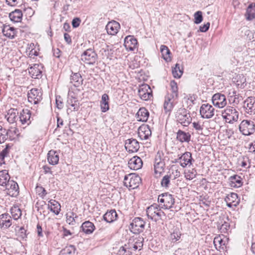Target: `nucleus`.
Returning a JSON list of instances; mask_svg holds the SVG:
<instances>
[{
    "instance_id": "nucleus-58",
    "label": "nucleus",
    "mask_w": 255,
    "mask_h": 255,
    "mask_svg": "<svg viewBox=\"0 0 255 255\" xmlns=\"http://www.w3.org/2000/svg\"><path fill=\"white\" fill-rule=\"evenodd\" d=\"M249 158L248 156H243L240 159L241 165L242 167L246 168L248 165V162H249Z\"/></svg>"
},
{
    "instance_id": "nucleus-9",
    "label": "nucleus",
    "mask_w": 255,
    "mask_h": 255,
    "mask_svg": "<svg viewBox=\"0 0 255 255\" xmlns=\"http://www.w3.org/2000/svg\"><path fill=\"white\" fill-rule=\"evenodd\" d=\"M27 97L30 103L37 104L42 100V93L41 90L32 88L28 92Z\"/></svg>"
},
{
    "instance_id": "nucleus-37",
    "label": "nucleus",
    "mask_w": 255,
    "mask_h": 255,
    "mask_svg": "<svg viewBox=\"0 0 255 255\" xmlns=\"http://www.w3.org/2000/svg\"><path fill=\"white\" fill-rule=\"evenodd\" d=\"M109 97L108 94H104L102 96L100 102V107L101 111L105 113L109 110Z\"/></svg>"
},
{
    "instance_id": "nucleus-13",
    "label": "nucleus",
    "mask_w": 255,
    "mask_h": 255,
    "mask_svg": "<svg viewBox=\"0 0 255 255\" xmlns=\"http://www.w3.org/2000/svg\"><path fill=\"white\" fill-rule=\"evenodd\" d=\"M213 105L219 108H222L227 105V100L225 95L220 93L215 94L212 99Z\"/></svg>"
},
{
    "instance_id": "nucleus-50",
    "label": "nucleus",
    "mask_w": 255,
    "mask_h": 255,
    "mask_svg": "<svg viewBox=\"0 0 255 255\" xmlns=\"http://www.w3.org/2000/svg\"><path fill=\"white\" fill-rule=\"evenodd\" d=\"M226 220H227V221H225L224 222V223L222 224L220 228L221 232L224 233H228L229 230L230 229V224L228 222V221H229L228 217L226 218Z\"/></svg>"
},
{
    "instance_id": "nucleus-3",
    "label": "nucleus",
    "mask_w": 255,
    "mask_h": 255,
    "mask_svg": "<svg viewBox=\"0 0 255 255\" xmlns=\"http://www.w3.org/2000/svg\"><path fill=\"white\" fill-rule=\"evenodd\" d=\"M158 202L160 207L164 209H169L172 208L175 203L173 196L168 192L162 193L158 196Z\"/></svg>"
},
{
    "instance_id": "nucleus-54",
    "label": "nucleus",
    "mask_w": 255,
    "mask_h": 255,
    "mask_svg": "<svg viewBox=\"0 0 255 255\" xmlns=\"http://www.w3.org/2000/svg\"><path fill=\"white\" fill-rule=\"evenodd\" d=\"M213 243L216 249H217V247L218 246H219V248H221L222 246L225 245V242L220 237L215 238Z\"/></svg>"
},
{
    "instance_id": "nucleus-25",
    "label": "nucleus",
    "mask_w": 255,
    "mask_h": 255,
    "mask_svg": "<svg viewBox=\"0 0 255 255\" xmlns=\"http://www.w3.org/2000/svg\"><path fill=\"white\" fill-rule=\"evenodd\" d=\"M120 27L119 23L113 21L107 24L106 25V30L109 34L114 35L118 32Z\"/></svg>"
},
{
    "instance_id": "nucleus-34",
    "label": "nucleus",
    "mask_w": 255,
    "mask_h": 255,
    "mask_svg": "<svg viewBox=\"0 0 255 255\" xmlns=\"http://www.w3.org/2000/svg\"><path fill=\"white\" fill-rule=\"evenodd\" d=\"M230 185L231 187L238 188L243 185L242 178L238 175H234L229 178Z\"/></svg>"
},
{
    "instance_id": "nucleus-7",
    "label": "nucleus",
    "mask_w": 255,
    "mask_h": 255,
    "mask_svg": "<svg viewBox=\"0 0 255 255\" xmlns=\"http://www.w3.org/2000/svg\"><path fill=\"white\" fill-rule=\"evenodd\" d=\"M145 223L141 218L136 217L130 224L129 230L133 234H138L143 231Z\"/></svg>"
},
{
    "instance_id": "nucleus-17",
    "label": "nucleus",
    "mask_w": 255,
    "mask_h": 255,
    "mask_svg": "<svg viewBox=\"0 0 255 255\" xmlns=\"http://www.w3.org/2000/svg\"><path fill=\"white\" fill-rule=\"evenodd\" d=\"M5 186L8 195L11 197H16L18 195L19 187L15 181L10 180Z\"/></svg>"
},
{
    "instance_id": "nucleus-19",
    "label": "nucleus",
    "mask_w": 255,
    "mask_h": 255,
    "mask_svg": "<svg viewBox=\"0 0 255 255\" xmlns=\"http://www.w3.org/2000/svg\"><path fill=\"white\" fill-rule=\"evenodd\" d=\"M151 135V129L148 125H143L138 129V135L141 140H145Z\"/></svg>"
},
{
    "instance_id": "nucleus-40",
    "label": "nucleus",
    "mask_w": 255,
    "mask_h": 255,
    "mask_svg": "<svg viewBox=\"0 0 255 255\" xmlns=\"http://www.w3.org/2000/svg\"><path fill=\"white\" fill-rule=\"evenodd\" d=\"M10 181V176L6 170L0 171V185L5 186Z\"/></svg>"
},
{
    "instance_id": "nucleus-1",
    "label": "nucleus",
    "mask_w": 255,
    "mask_h": 255,
    "mask_svg": "<svg viewBox=\"0 0 255 255\" xmlns=\"http://www.w3.org/2000/svg\"><path fill=\"white\" fill-rule=\"evenodd\" d=\"M159 207L160 205L156 204H154L147 207L146 212L148 218L157 222L161 219L163 217H165V213L161 210Z\"/></svg>"
},
{
    "instance_id": "nucleus-60",
    "label": "nucleus",
    "mask_w": 255,
    "mask_h": 255,
    "mask_svg": "<svg viewBox=\"0 0 255 255\" xmlns=\"http://www.w3.org/2000/svg\"><path fill=\"white\" fill-rule=\"evenodd\" d=\"M56 105L59 109H61L63 108V104L60 96L56 97Z\"/></svg>"
},
{
    "instance_id": "nucleus-47",
    "label": "nucleus",
    "mask_w": 255,
    "mask_h": 255,
    "mask_svg": "<svg viewBox=\"0 0 255 255\" xmlns=\"http://www.w3.org/2000/svg\"><path fill=\"white\" fill-rule=\"evenodd\" d=\"M77 216L74 212H70L66 214V222L70 225H74L75 223V219L77 218Z\"/></svg>"
},
{
    "instance_id": "nucleus-26",
    "label": "nucleus",
    "mask_w": 255,
    "mask_h": 255,
    "mask_svg": "<svg viewBox=\"0 0 255 255\" xmlns=\"http://www.w3.org/2000/svg\"><path fill=\"white\" fill-rule=\"evenodd\" d=\"M40 66L39 64H34L28 69L29 73L31 77L35 79H39L42 77V71L40 70Z\"/></svg>"
},
{
    "instance_id": "nucleus-39",
    "label": "nucleus",
    "mask_w": 255,
    "mask_h": 255,
    "mask_svg": "<svg viewBox=\"0 0 255 255\" xmlns=\"http://www.w3.org/2000/svg\"><path fill=\"white\" fill-rule=\"evenodd\" d=\"M176 138L181 142H188L190 140L191 135L189 132H186L181 130H179L177 132Z\"/></svg>"
},
{
    "instance_id": "nucleus-4",
    "label": "nucleus",
    "mask_w": 255,
    "mask_h": 255,
    "mask_svg": "<svg viewBox=\"0 0 255 255\" xmlns=\"http://www.w3.org/2000/svg\"><path fill=\"white\" fill-rule=\"evenodd\" d=\"M176 121L183 126H188L191 123V118L190 114L185 108H180L175 115Z\"/></svg>"
},
{
    "instance_id": "nucleus-14",
    "label": "nucleus",
    "mask_w": 255,
    "mask_h": 255,
    "mask_svg": "<svg viewBox=\"0 0 255 255\" xmlns=\"http://www.w3.org/2000/svg\"><path fill=\"white\" fill-rule=\"evenodd\" d=\"M143 238L141 237L135 239H130L128 242L127 244V248L128 250H133L134 251L138 249L141 250L143 247Z\"/></svg>"
},
{
    "instance_id": "nucleus-11",
    "label": "nucleus",
    "mask_w": 255,
    "mask_h": 255,
    "mask_svg": "<svg viewBox=\"0 0 255 255\" xmlns=\"http://www.w3.org/2000/svg\"><path fill=\"white\" fill-rule=\"evenodd\" d=\"M138 95L141 99L147 101L152 96V91L147 84H142L139 86Z\"/></svg>"
},
{
    "instance_id": "nucleus-43",
    "label": "nucleus",
    "mask_w": 255,
    "mask_h": 255,
    "mask_svg": "<svg viewBox=\"0 0 255 255\" xmlns=\"http://www.w3.org/2000/svg\"><path fill=\"white\" fill-rule=\"evenodd\" d=\"M10 213L14 220H17L21 216V211L17 206H13L10 209Z\"/></svg>"
},
{
    "instance_id": "nucleus-8",
    "label": "nucleus",
    "mask_w": 255,
    "mask_h": 255,
    "mask_svg": "<svg viewBox=\"0 0 255 255\" xmlns=\"http://www.w3.org/2000/svg\"><path fill=\"white\" fill-rule=\"evenodd\" d=\"M239 129L245 135H251L255 130L254 123L250 120H243L239 126Z\"/></svg>"
},
{
    "instance_id": "nucleus-61",
    "label": "nucleus",
    "mask_w": 255,
    "mask_h": 255,
    "mask_svg": "<svg viewBox=\"0 0 255 255\" xmlns=\"http://www.w3.org/2000/svg\"><path fill=\"white\" fill-rule=\"evenodd\" d=\"M81 22V19L80 18L78 17H75L74 18L72 21V25L73 27L76 28L78 27Z\"/></svg>"
},
{
    "instance_id": "nucleus-21",
    "label": "nucleus",
    "mask_w": 255,
    "mask_h": 255,
    "mask_svg": "<svg viewBox=\"0 0 255 255\" xmlns=\"http://www.w3.org/2000/svg\"><path fill=\"white\" fill-rule=\"evenodd\" d=\"M180 165L183 168L188 165H191L194 160L192 157V154L190 152H185L179 156Z\"/></svg>"
},
{
    "instance_id": "nucleus-22",
    "label": "nucleus",
    "mask_w": 255,
    "mask_h": 255,
    "mask_svg": "<svg viewBox=\"0 0 255 255\" xmlns=\"http://www.w3.org/2000/svg\"><path fill=\"white\" fill-rule=\"evenodd\" d=\"M19 120L22 125H29L31 122V112L28 109H23L20 113Z\"/></svg>"
},
{
    "instance_id": "nucleus-23",
    "label": "nucleus",
    "mask_w": 255,
    "mask_h": 255,
    "mask_svg": "<svg viewBox=\"0 0 255 255\" xmlns=\"http://www.w3.org/2000/svg\"><path fill=\"white\" fill-rule=\"evenodd\" d=\"M128 165L130 169L136 170L141 168L142 161L140 157L134 156L129 159Z\"/></svg>"
},
{
    "instance_id": "nucleus-38",
    "label": "nucleus",
    "mask_w": 255,
    "mask_h": 255,
    "mask_svg": "<svg viewBox=\"0 0 255 255\" xmlns=\"http://www.w3.org/2000/svg\"><path fill=\"white\" fill-rule=\"evenodd\" d=\"M10 20L14 22L21 21L22 17V13L20 9H16L9 14Z\"/></svg>"
},
{
    "instance_id": "nucleus-64",
    "label": "nucleus",
    "mask_w": 255,
    "mask_h": 255,
    "mask_svg": "<svg viewBox=\"0 0 255 255\" xmlns=\"http://www.w3.org/2000/svg\"><path fill=\"white\" fill-rule=\"evenodd\" d=\"M192 126L196 130L202 131L203 129V126H201L199 122H193Z\"/></svg>"
},
{
    "instance_id": "nucleus-62",
    "label": "nucleus",
    "mask_w": 255,
    "mask_h": 255,
    "mask_svg": "<svg viewBox=\"0 0 255 255\" xmlns=\"http://www.w3.org/2000/svg\"><path fill=\"white\" fill-rule=\"evenodd\" d=\"M26 231L24 229L23 227H20L18 230V234L19 236L21 237V238L24 239L26 238Z\"/></svg>"
},
{
    "instance_id": "nucleus-45",
    "label": "nucleus",
    "mask_w": 255,
    "mask_h": 255,
    "mask_svg": "<svg viewBox=\"0 0 255 255\" xmlns=\"http://www.w3.org/2000/svg\"><path fill=\"white\" fill-rule=\"evenodd\" d=\"M170 85L172 92V93L170 95L172 96V98H175V99H177L178 94L177 83L174 81H172L170 82Z\"/></svg>"
},
{
    "instance_id": "nucleus-33",
    "label": "nucleus",
    "mask_w": 255,
    "mask_h": 255,
    "mask_svg": "<svg viewBox=\"0 0 255 255\" xmlns=\"http://www.w3.org/2000/svg\"><path fill=\"white\" fill-rule=\"evenodd\" d=\"M83 79L79 73H73L71 76L70 83L75 87H79L83 84Z\"/></svg>"
},
{
    "instance_id": "nucleus-29",
    "label": "nucleus",
    "mask_w": 255,
    "mask_h": 255,
    "mask_svg": "<svg viewBox=\"0 0 255 255\" xmlns=\"http://www.w3.org/2000/svg\"><path fill=\"white\" fill-rule=\"evenodd\" d=\"M81 229L86 234H91L95 230V227L93 223L89 221L84 222L81 226Z\"/></svg>"
},
{
    "instance_id": "nucleus-48",
    "label": "nucleus",
    "mask_w": 255,
    "mask_h": 255,
    "mask_svg": "<svg viewBox=\"0 0 255 255\" xmlns=\"http://www.w3.org/2000/svg\"><path fill=\"white\" fill-rule=\"evenodd\" d=\"M160 51L164 59L167 60L168 58L169 57V55L170 53L168 48L165 45H161L160 47Z\"/></svg>"
},
{
    "instance_id": "nucleus-44",
    "label": "nucleus",
    "mask_w": 255,
    "mask_h": 255,
    "mask_svg": "<svg viewBox=\"0 0 255 255\" xmlns=\"http://www.w3.org/2000/svg\"><path fill=\"white\" fill-rule=\"evenodd\" d=\"M76 249L74 246L70 245L62 249L59 255H71L74 253Z\"/></svg>"
},
{
    "instance_id": "nucleus-55",
    "label": "nucleus",
    "mask_w": 255,
    "mask_h": 255,
    "mask_svg": "<svg viewBox=\"0 0 255 255\" xmlns=\"http://www.w3.org/2000/svg\"><path fill=\"white\" fill-rule=\"evenodd\" d=\"M11 147V145L9 144H7L5 147L1 152H0V156H1L2 158L7 156Z\"/></svg>"
},
{
    "instance_id": "nucleus-32",
    "label": "nucleus",
    "mask_w": 255,
    "mask_h": 255,
    "mask_svg": "<svg viewBox=\"0 0 255 255\" xmlns=\"http://www.w3.org/2000/svg\"><path fill=\"white\" fill-rule=\"evenodd\" d=\"M118 218V214L115 210L107 211L103 216L104 220L108 223H112Z\"/></svg>"
},
{
    "instance_id": "nucleus-16",
    "label": "nucleus",
    "mask_w": 255,
    "mask_h": 255,
    "mask_svg": "<svg viewBox=\"0 0 255 255\" xmlns=\"http://www.w3.org/2000/svg\"><path fill=\"white\" fill-rule=\"evenodd\" d=\"M137 40L133 35L127 36L124 40V46L127 50L134 51L137 47Z\"/></svg>"
},
{
    "instance_id": "nucleus-53",
    "label": "nucleus",
    "mask_w": 255,
    "mask_h": 255,
    "mask_svg": "<svg viewBox=\"0 0 255 255\" xmlns=\"http://www.w3.org/2000/svg\"><path fill=\"white\" fill-rule=\"evenodd\" d=\"M180 236L181 234L180 232L177 231H174L170 234V239L172 243H175L180 239Z\"/></svg>"
},
{
    "instance_id": "nucleus-28",
    "label": "nucleus",
    "mask_w": 255,
    "mask_h": 255,
    "mask_svg": "<svg viewBox=\"0 0 255 255\" xmlns=\"http://www.w3.org/2000/svg\"><path fill=\"white\" fill-rule=\"evenodd\" d=\"M59 154L57 151L54 150H50L47 154V160L49 164L56 165L59 161Z\"/></svg>"
},
{
    "instance_id": "nucleus-56",
    "label": "nucleus",
    "mask_w": 255,
    "mask_h": 255,
    "mask_svg": "<svg viewBox=\"0 0 255 255\" xmlns=\"http://www.w3.org/2000/svg\"><path fill=\"white\" fill-rule=\"evenodd\" d=\"M36 191L39 196L42 198H43L47 194L45 188L42 186H37Z\"/></svg>"
},
{
    "instance_id": "nucleus-27",
    "label": "nucleus",
    "mask_w": 255,
    "mask_h": 255,
    "mask_svg": "<svg viewBox=\"0 0 255 255\" xmlns=\"http://www.w3.org/2000/svg\"><path fill=\"white\" fill-rule=\"evenodd\" d=\"M229 101L231 104H232L234 106H236L239 103L243 100V97L240 94H237V92L234 90L231 94L229 93L228 97Z\"/></svg>"
},
{
    "instance_id": "nucleus-36",
    "label": "nucleus",
    "mask_w": 255,
    "mask_h": 255,
    "mask_svg": "<svg viewBox=\"0 0 255 255\" xmlns=\"http://www.w3.org/2000/svg\"><path fill=\"white\" fill-rule=\"evenodd\" d=\"M48 202V209L56 215H58L61 210V205L59 202L55 200H50Z\"/></svg>"
},
{
    "instance_id": "nucleus-12",
    "label": "nucleus",
    "mask_w": 255,
    "mask_h": 255,
    "mask_svg": "<svg viewBox=\"0 0 255 255\" xmlns=\"http://www.w3.org/2000/svg\"><path fill=\"white\" fill-rule=\"evenodd\" d=\"M243 108L249 115H255V97H249L244 102Z\"/></svg>"
},
{
    "instance_id": "nucleus-20",
    "label": "nucleus",
    "mask_w": 255,
    "mask_h": 255,
    "mask_svg": "<svg viewBox=\"0 0 255 255\" xmlns=\"http://www.w3.org/2000/svg\"><path fill=\"white\" fill-rule=\"evenodd\" d=\"M227 205L230 208L236 207L239 203V199L237 193H231L225 198Z\"/></svg>"
},
{
    "instance_id": "nucleus-51",
    "label": "nucleus",
    "mask_w": 255,
    "mask_h": 255,
    "mask_svg": "<svg viewBox=\"0 0 255 255\" xmlns=\"http://www.w3.org/2000/svg\"><path fill=\"white\" fill-rule=\"evenodd\" d=\"M171 175H166L164 176L161 181V185L162 187L167 188L169 187Z\"/></svg>"
},
{
    "instance_id": "nucleus-41",
    "label": "nucleus",
    "mask_w": 255,
    "mask_h": 255,
    "mask_svg": "<svg viewBox=\"0 0 255 255\" xmlns=\"http://www.w3.org/2000/svg\"><path fill=\"white\" fill-rule=\"evenodd\" d=\"M172 73L174 78H180L183 74V68L180 67L179 64L176 63L175 67L172 69Z\"/></svg>"
},
{
    "instance_id": "nucleus-57",
    "label": "nucleus",
    "mask_w": 255,
    "mask_h": 255,
    "mask_svg": "<svg viewBox=\"0 0 255 255\" xmlns=\"http://www.w3.org/2000/svg\"><path fill=\"white\" fill-rule=\"evenodd\" d=\"M174 107L173 102L168 103L167 102H164V109L165 112H170Z\"/></svg>"
},
{
    "instance_id": "nucleus-35",
    "label": "nucleus",
    "mask_w": 255,
    "mask_h": 255,
    "mask_svg": "<svg viewBox=\"0 0 255 255\" xmlns=\"http://www.w3.org/2000/svg\"><path fill=\"white\" fill-rule=\"evenodd\" d=\"M245 15L248 20H252L255 18V2L249 5Z\"/></svg>"
},
{
    "instance_id": "nucleus-30",
    "label": "nucleus",
    "mask_w": 255,
    "mask_h": 255,
    "mask_svg": "<svg viewBox=\"0 0 255 255\" xmlns=\"http://www.w3.org/2000/svg\"><path fill=\"white\" fill-rule=\"evenodd\" d=\"M2 32L5 36L10 39H13L16 36V29L9 25L3 26Z\"/></svg>"
},
{
    "instance_id": "nucleus-15",
    "label": "nucleus",
    "mask_w": 255,
    "mask_h": 255,
    "mask_svg": "<svg viewBox=\"0 0 255 255\" xmlns=\"http://www.w3.org/2000/svg\"><path fill=\"white\" fill-rule=\"evenodd\" d=\"M161 153L158 152L155 156L154 165L155 174H160L164 169L165 164L164 160L161 158Z\"/></svg>"
},
{
    "instance_id": "nucleus-2",
    "label": "nucleus",
    "mask_w": 255,
    "mask_h": 255,
    "mask_svg": "<svg viewBox=\"0 0 255 255\" xmlns=\"http://www.w3.org/2000/svg\"><path fill=\"white\" fill-rule=\"evenodd\" d=\"M239 115L238 111L235 108L231 106L227 107L222 112L223 118L225 120L226 123L229 124H233L237 121L239 119Z\"/></svg>"
},
{
    "instance_id": "nucleus-18",
    "label": "nucleus",
    "mask_w": 255,
    "mask_h": 255,
    "mask_svg": "<svg viewBox=\"0 0 255 255\" xmlns=\"http://www.w3.org/2000/svg\"><path fill=\"white\" fill-rule=\"evenodd\" d=\"M125 146L126 150L130 153L137 151L139 148V142L132 138L126 140Z\"/></svg>"
},
{
    "instance_id": "nucleus-24",
    "label": "nucleus",
    "mask_w": 255,
    "mask_h": 255,
    "mask_svg": "<svg viewBox=\"0 0 255 255\" xmlns=\"http://www.w3.org/2000/svg\"><path fill=\"white\" fill-rule=\"evenodd\" d=\"M11 221V217L8 213L0 215V226L1 228H8L12 224Z\"/></svg>"
},
{
    "instance_id": "nucleus-42",
    "label": "nucleus",
    "mask_w": 255,
    "mask_h": 255,
    "mask_svg": "<svg viewBox=\"0 0 255 255\" xmlns=\"http://www.w3.org/2000/svg\"><path fill=\"white\" fill-rule=\"evenodd\" d=\"M10 131H6L0 125V143H3L6 140L8 135H10Z\"/></svg>"
},
{
    "instance_id": "nucleus-46",
    "label": "nucleus",
    "mask_w": 255,
    "mask_h": 255,
    "mask_svg": "<svg viewBox=\"0 0 255 255\" xmlns=\"http://www.w3.org/2000/svg\"><path fill=\"white\" fill-rule=\"evenodd\" d=\"M73 99L74 101H73L72 99H69L67 101L68 104L73 108V109H71L70 108H68L67 109V112H68L69 110H70L71 112L77 111L79 109V107L77 104L78 101L76 100V98H73Z\"/></svg>"
},
{
    "instance_id": "nucleus-52",
    "label": "nucleus",
    "mask_w": 255,
    "mask_h": 255,
    "mask_svg": "<svg viewBox=\"0 0 255 255\" xmlns=\"http://www.w3.org/2000/svg\"><path fill=\"white\" fill-rule=\"evenodd\" d=\"M194 23L195 24H199L203 20L202 12L201 11H196L194 14Z\"/></svg>"
},
{
    "instance_id": "nucleus-5",
    "label": "nucleus",
    "mask_w": 255,
    "mask_h": 255,
    "mask_svg": "<svg viewBox=\"0 0 255 255\" xmlns=\"http://www.w3.org/2000/svg\"><path fill=\"white\" fill-rule=\"evenodd\" d=\"M141 179L140 177L136 174H130L126 175L124 177V184L131 189L137 188L140 184Z\"/></svg>"
},
{
    "instance_id": "nucleus-49",
    "label": "nucleus",
    "mask_w": 255,
    "mask_h": 255,
    "mask_svg": "<svg viewBox=\"0 0 255 255\" xmlns=\"http://www.w3.org/2000/svg\"><path fill=\"white\" fill-rule=\"evenodd\" d=\"M118 255H132V253L130 250H128L127 248V244H125L124 246L120 247L118 253Z\"/></svg>"
},
{
    "instance_id": "nucleus-59",
    "label": "nucleus",
    "mask_w": 255,
    "mask_h": 255,
    "mask_svg": "<svg viewBox=\"0 0 255 255\" xmlns=\"http://www.w3.org/2000/svg\"><path fill=\"white\" fill-rule=\"evenodd\" d=\"M8 118H7V121L9 122V123H13L15 120V119L16 118V113H14V112H11V113H8Z\"/></svg>"
},
{
    "instance_id": "nucleus-6",
    "label": "nucleus",
    "mask_w": 255,
    "mask_h": 255,
    "mask_svg": "<svg viewBox=\"0 0 255 255\" xmlns=\"http://www.w3.org/2000/svg\"><path fill=\"white\" fill-rule=\"evenodd\" d=\"M81 59L86 64L93 65L97 61L98 56L94 49L89 48L82 54Z\"/></svg>"
},
{
    "instance_id": "nucleus-10",
    "label": "nucleus",
    "mask_w": 255,
    "mask_h": 255,
    "mask_svg": "<svg viewBox=\"0 0 255 255\" xmlns=\"http://www.w3.org/2000/svg\"><path fill=\"white\" fill-rule=\"evenodd\" d=\"M215 109L209 104H203L200 108L201 116L203 119H210L214 115Z\"/></svg>"
},
{
    "instance_id": "nucleus-31",
    "label": "nucleus",
    "mask_w": 255,
    "mask_h": 255,
    "mask_svg": "<svg viewBox=\"0 0 255 255\" xmlns=\"http://www.w3.org/2000/svg\"><path fill=\"white\" fill-rule=\"evenodd\" d=\"M149 113L145 108H140L136 114L138 121L146 122L149 117Z\"/></svg>"
},
{
    "instance_id": "nucleus-63",
    "label": "nucleus",
    "mask_w": 255,
    "mask_h": 255,
    "mask_svg": "<svg viewBox=\"0 0 255 255\" xmlns=\"http://www.w3.org/2000/svg\"><path fill=\"white\" fill-rule=\"evenodd\" d=\"M210 25V22H207L206 24H204L203 26H200L199 30L201 32H205L209 29Z\"/></svg>"
}]
</instances>
